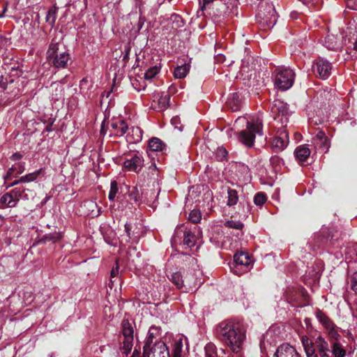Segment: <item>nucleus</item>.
Segmentation results:
<instances>
[{
    "mask_svg": "<svg viewBox=\"0 0 357 357\" xmlns=\"http://www.w3.org/2000/svg\"><path fill=\"white\" fill-rule=\"evenodd\" d=\"M216 331L218 338L234 352L241 351L245 340V331L238 322L232 320L222 321L217 326Z\"/></svg>",
    "mask_w": 357,
    "mask_h": 357,
    "instance_id": "f257e3e1",
    "label": "nucleus"
},
{
    "mask_svg": "<svg viewBox=\"0 0 357 357\" xmlns=\"http://www.w3.org/2000/svg\"><path fill=\"white\" fill-rule=\"evenodd\" d=\"M256 135H263L262 121L259 117L246 121V128L236 134L237 139L247 147L254 146Z\"/></svg>",
    "mask_w": 357,
    "mask_h": 357,
    "instance_id": "f03ea898",
    "label": "nucleus"
},
{
    "mask_svg": "<svg viewBox=\"0 0 357 357\" xmlns=\"http://www.w3.org/2000/svg\"><path fill=\"white\" fill-rule=\"evenodd\" d=\"M47 59L54 68H65L70 61V54L64 45L52 40L47 51Z\"/></svg>",
    "mask_w": 357,
    "mask_h": 357,
    "instance_id": "7ed1b4c3",
    "label": "nucleus"
},
{
    "mask_svg": "<svg viewBox=\"0 0 357 357\" xmlns=\"http://www.w3.org/2000/svg\"><path fill=\"white\" fill-rule=\"evenodd\" d=\"M295 73L290 68H282L276 70L275 85L282 91L290 89L294 82Z\"/></svg>",
    "mask_w": 357,
    "mask_h": 357,
    "instance_id": "20e7f679",
    "label": "nucleus"
},
{
    "mask_svg": "<svg viewBox=\"0 0 357 357\" xmlns=\"http://www.w3.org/2000/svg\"><path fill=\"white\" fill-rule=\"evenodd\" d=\"M314 349L310 350L308 357H333L328 341L321 335L314 338Z\"/></svg>",
    "mask_w": 357,
    "mask_h": 357,
    "instance_id": "39448f33",
    "label": "nucleus"
},
{
    "mask_svg": "<svg viewBox=\"0 0 357 357\" xmlns=\"http://www.w3.org/2000/svg\"><path fill=\"white\" fill-rule=\"evenodd\" d=\"M315 317L326 329L331 339L336 340L339 337L340 335L336 329L335 324L325 313L320 310H317Z\"/></svg>",
    "mask_w": 357,
    "mask_h": 357,
    "instance_id": "423d86ee",
    "label": "nucleus"
},
{
    "mask_svg": "<svg viewBox=\"0 0 357 357\" xmlns=\"http://www.w3.org/2000/svg\"><path fill=\"white\" fill-rule=\"evenodd\" d=\"M271 112L275 120H278L282 123H286L289 115L287 103L280 100H275L271 106Z\"/></svg>",
    "mask_w": 357,
    "mask_h": 357,
    "instance_id": "0eeeda50",
    "label": "nucleus"
},
{
    "mask_svg": "<svg viewBox=\"0 0 357 357\" xmlns=\"http://www.w3.org/2000/svg\"><path fill=\"white\" fill-rule=\"evenodd\" d=\"M143 349V357H169V349L162 341H155L152 347Z\"/></svg>",
    "mask_w": 357,
    "mask_h": 357,
    "instance_id": "6e6552de",
    "label": "nucleus"
},
{
    "mask_svg": "<svg viewBox=\"0 0 357 357\" xmlns=\"http://www.w3.org/2000/svg\"><path fill=\"white\" fill-rule=\"evenodd\" d=\"M234 266L233 271L235 274L240 275L242 271H248L251 264L250 257L247 252L237 253L234 256Z\"/></svg>",
    "mask_w": 357,
    "mask_h": 357,
    "instance_id": "1a4fd4ad",
    "label": "nucleus"
},
{
    "mask_svg": "<svg viewBox=\"0 0 357 357\" xmlns=\"http://www.w3.org/2000/svg\"><path fill=\"white\" fill-rule=\"evenodd\" d=\"M312 70L319 77L325 79L331 75L332 66L327 60L318 59L314 61Z\"/></svg>",
    "mask_w": 357,
    "mask_h": 357,
    "instance_id": "9d476101",
    "label": "nucleus"
},
{
    "mask_svg": "<svg viewBox=\"0 0 357 357\" xmlns=\"http://www.w3.org/2000/svg\"><path fill=\"white\" fill-rule=\"evenodd\" d=\"M289 144V134L286 129L278 132L277 135L272 140V146L276 151L284 149Z\"/></svg>",
    "mask_w": 357,
    "mask_h": 357,
    "instance_id": "9b49d317",
    "label": "nucleus"
},
{
    "mask_svg": "<svg viewBox=\"0 0 357 357\" xmlns=\"http://www.w3.org/2000/svg\"><path fill=\"white\" fill-rule=\"evenodd\" d=\"M273 357H301L296 349L287 343H283L278 347Z\"/></svg>",
    "mask_w": 357,
    "mask_h": 357,
    "instance_id": "f8f14e48",
    "label": "nucleus"
},
{
    "mask_svg": "<svg viewBox=\"0 0 357 357\" xmlns=\"http://www.w3.org/2000/svg\"><path fill=\"white\" fill-rule=\"evenodd\" d=\"M143 158L141 155L135 154L130 159H127L124 162V167L132 172H139L143 166Z\"/></svg>",
    "mask_w": 357,
    "mask_h": 357,
    "instance_id": "ddd939ff",
    "label": "nucleus"
},
{
    "mask_svg": "<svg viewBox=\"0 0 357 357\" xmlns=\"http://www.w3.org/2000/svg\"><path fill=\"white\" fill-rule=\"evenodd\" d=\"M342 36L340 35L328 34L324 40V45L331 50L337 51L342 47Z\"/></svg>",
    "mask_w": 357,
    "mask_h": 357,
    "instance_id": "4468645a",
    "label": "nucleus"
},
{
    "mask_svg": "<svg viewBox=\"0 0 357 357\" xmlns=\"http://www.w3.org/2000/svg\"><path fill=\"white\" fill-rule=\"evenodd\" d=\"M160 335V328L155 326H151L149 328L143 348H149V347H152L155 341H158V337Z\"/></svg>",
    "mask_w": 357,
    "mask_h": 357,
    "instance_id": "2eb2a0df",
    "label": "nucleus"
},
{
    "mask_svg": "<svg viewBox=\"0 0 357 357\" xmlns=\"http://www.w3.org/2000/svg\"><path fill=\"white\" fill-rule=\"evenodd\" d=\"M114 135L123 136L128 130V127L123 120L118 119L111 123Z\"/></svg>",
    "mask_w": 357,
    "mask_h": 357,
    "instance_id": "dca6fc26",
    "label": "nucleus"
},
{
    "mask_svg": "<svg viewBox=\"0 0 357 357\" xmlns=\"http://www.w3.org/2000/svg\"><path fill=\"white\" fill-rule=\"evenodd\" d=\"M13 194L16 197V199L19 202L20 199H29L31 197H33L34 192L33 190L26 188L23 186L15 188L12 190Z\"/></svg>",
    "mask_w": 357,
    "mask_h": 357,
    "instance_id": "f3484780",
    "label": "nucleus"
},
{
    "mask_svg": "<svg viewBox=\"0 0 357 357\" xmlns=\"http://www.w3.org/2000/svg\"><path fill=\"white\" fill-rule=\"evenodd\" d=\"M310 149L305 145L298 146L294 151V155L298 162H305L310 155Z\"/></svg>",
    "mask_w": 357,
    "mask_h": 357,
    "instance_id": "a211bd4d",
    "label": "nucleus"
},
{
    "mask_svg": "<svg viewBox=\"0 0 357 357\" xmlns=\"http://www.w3.org/2000/svg\"><path fill=\"white\" fill-rule=\"evenodd\" d=\"M333 340L330 346L331 356L333 357H345L347 351L343 345L337 341V339Z\"/></svg>",
    "mask_w": 357,
    "mask_h": 357,
    "instance_id": "6ab92c4d",
    "label": "nucleus"
},
{
    "mask_svg": "<svg viewBox=\"0 0 357 357\" xmlns=\"http://www.w3.org/2000/svg\"><path fill=\"white\" fill-rule=\"evenodd\" d=\"M0 202L7 207L13 208L17 206L18 202L13 190H10L1 197Z\"/></svg>",
    "mask_w": 357,
    "mask_h": 357,
    "instance_id": "aec40b11",
    "label": "nucleus"
},
{
    "mask_svg": "<svg viewBox=\"0 0 357 357\" xmlns=\"http://www.w3.org/2000/svg\"><path fill=\"white\" fill-rule=\"evenodd\" d=\"M45 173L44 168H40L39 169H37L36 171L29 173L24 176H22L20 177L21 182L24 183H30L33 182L37 180L39 176L44 175Z\"/></svg>",
    "mask_w": 357,
    "mask_h": 357,
    "instance_id": "412c9836",
    "label": "nucleus"
},
{
    "mask_svg": "<svg viewBox=\"0 0 357 357\" xmlns=\"http://www.w3.org/2000/svg\"><path fill=\"white\" fill-rule=\"evenodd\" d=\"M132 226L129 223H126L124 225V231L126 232V235L121 236V243L123 242L125 243H128L130 241V240L137 241V237L134 235L133 233L131 232Z\"/></svg>",
    "mask_w": 357,
    "mask_h": 357,
    "instance_id": "4be33fe9",
    "label": "nucleus"
},
{
    "mask_svg": "<svg viewBox=\"0 0 357 357\" xmlns=\"http://www.w3.org/2000/svg\"><path fill=\"white\" fill-rule=\"evenodd\" d=\"M165 147V144L161 139L153 137L149 142V148L153 151H161Z\"/></svg>",
    "mask_w": 357,
    "mask_h": 357,
    "instance_id": "5701e85b",
    "label": "nucleus"
},
{
    "mask_svg": "<svg viewBox=\"0 0 357 357\" xmlns=\"http://www.w3.org/2000/svg\"><path fill=\"white\" fill-rule=\"evenodd\" d=\"M122 333L124 338L133 340V328L131 324L126 320L122 322Z\"/></svg>",
    "mask_w": 357,
    "mask_h": 357,
    "instance_id": "b1692460",
    "label": "nucleus"
},
{
    "mask_svg": "<svg viewBox=\"0 0 357 357\" xmlns=\"http://www.w3.org/2000/svg\"><path fill=\"white\" fill-rule=\"evenodd\" d=\"M238 202V192L236 190L229 188L227 190V202L229 206H235Z\"/></svg>",
    "mask_w": 357,
    "mask_h": 357,
    "instance_id": "393cba45",
    "label": "nucleus"
},
{
    "mask_svg": "<svg viewBox=\"0 0 357 357\" xmlns=\"http://www.w3.org/2000/svg\"><path fill=\"white\" fill-rule=\"evenodd\" d=\"M84 206L90 211L89 214L93 217L98 216L100 214V208L98 206L97 204L93 201L85 202Z\"/></svg>",
    "mask_w": 357,
    "mask_h": 357,
    "instance_id": "a878e982",
    "label": "nucleus"
},
{
    "mask_svg": "<svg viewBox=\"0 0 357 357\" xmlns=\"http://www.w3.org/2000/svg\"><path fill=\"white\" fill-rule=\"evenodd\" d=\"M183 339L179 337L176 339L174 342L172 355L173 357H181V352L183 350Z\"/></svg>",
    "mask_w": 357,
    "mask_h": 357,
    "instance_id": "bb28decb",
    "label": "nucleus"
},
{
    "mask_svg": "<svg viewBox=\"0 0 357 357\" xmlns=\"http://www.w3.org/2000/svg\"><path fill=\"white\" fill-rule=\"evenodd\" d=\"M228 106L233 111H237L240 108V98L238 93H233L232 96L229 99L227 102Z\"/></svg>",
    "mask_w": 357,
    "mask_h": 357,
    "instance_id": "cd10ccee",
    "label": "nucleus"
},
{
    "mask_svg": "<svg viewBox=\"0 0 357 357\" xmlns=\"http://www.w3.org/2000/svg\"><path fill=\"white\" fill-rule=\"evenodd\" d=\"M190 70V66L188 64H184L178 66L174 70V76L176 78L181 79L185 77Z\"/></svg>",
    "mask_w": 357,
    "mask_h": 357,
    "instance_id": "c85d7f7f",
    "label": "nucleus"
},
{
    "mask_svg": "<svg viewBox=\"0 0 357 357\" xmlns=\"http://www.w3.org/2000/svg\"><path fill=\"white\" fill-rule=\"evenodd\" d=\"M183 243L189 248L193 247L196 243L195 235L190 231H185L184 234Z\"/></svg>",
    "mask_w": 357,
    "mask_h": 357,
    "instance_id": "c756f323",
    "label": "nucleus"
},
{
    "mask_svg": "<svg viewBox=\"0 0 357 357\" xmlns=\"http://www.w3.org/2000/svg\"><path fill=\"white\" fill-rule=\"evenodd\" d=\"M160 72V68L157 66L149 68L144 73V78L147 80L153 79Z\"/></svg>",
    "mask_w": 357,
    "mask_h": 357,
    "instance_id": "7c9ffc66",
    "label": "nucleus"
},
{
    "mask_svg": "<svg viewBox=\"0 0 357 357\" xmlns=\"http://www.w3.org/2000/svg\"><path fill=\"white\" fill-rule=\"evenodd\" d=\"M302 343H303L305 354L307 355V357H308V354H310V350L314 349V340L312 342L309 340V338H307L306 337H303Z\"/></svg>",
    "mask_w": 357,
    "mask_h": 357,
    "instance_id": "2f4dec72",
    "label": "nucleus"
},
{
    "mask_svg": "<svg viewBox=\"0 0 357 357\" xmlns=\"http://www.w3.org/2000/svg\"><path fill=\"white\" fill-rule=\"evenodd\" d=\"M302 343H303L305 354L307 355V357H308V354H310V350L314 349V340L312 342L309 340V338H307L306 337H303Z\"/></svg>",
    "mask_w": 357,
    "mask_h": 357,
    "instance_id": "473e14b6",
    "label": "nucleus"
},
{
    "mask_svg": "<svg viewBox=\"0 0 357 357\" xmlns=\"http://www.w3.org/2000/svg\"><path fill=\"white\" fill-rule=\"evenodd\" d=\"M170 280L177 287L178 289L183 287V280L181 275L179 273H174L171 275Z\"/></svg>",
    "mask_w": 357,
    "mask_h": 357,
    "instance_id": "72a5a7b5",
    "label": "nucleus"
},
{
    "mask_svg": "<svg viewBox=\"0 0 357 357\" xmlns=\"http://www.w3.org/2000/svg\"><path fill=\"white\" fill-rule=\"evenodd\" d=\"M201 219V212L197 209H193L189 214V220L192 223H198Z\"/></svg>",
    "mask_w": 357,
    "mask_h": 357,
    "instance_id": "f704fd0d",
    "label": "nucleus"
},
{
    "mask_svg": "<svg viewBox=\"0 0 357 357\" xmlns=\"http://www.w3.org/2000/svg\"><path fill=\"white\" fill-rule=\"evenodd\" d=\"M118 191L119 189L117 182L116 181H112L110 184V190L108 196V198L110 201H114Z\"/></svg>",
    "mask_w": 357,
    "mask_h": 357,
    "instance_id": "c9c22d12",
    "label": "nucleus"
},
{
    "mask_svg": "<svg viewBox=\"0 0 357 357\" xmlns=\"http://www.w3.org/2000/svg\"><path fill=\"white\" fill-rule=\"evenodd\" d=\"M205 357H216L215 347L213 344H207L205 347Z\"/></svg>",
    "mask_w": 357,
    "mask_h": 357,
    "instance_id": "e433bc0d",
    "label": "nucleus"
},
{
    "mask_svg": "<svg viewBox=\"0 0 357 357\" xmlns=\"http://www.w3.org/2000/svg\"><path fill=\"white\" fill-rule=\"evenodd\" d=\"M225 226L229 228H233L238 230H241L243 225L240 221L229 220L225 223Z\"/></svg>",
    "mask_w": 357,
    "mask_h": 357,
    "instance_id": "4c0bfd02",
    "label": "nucleus"
},
{
    "mask_svg": "<svg viewBox=\"0 0 357 357\" xmlns=\"http://www.w3.org/2000/svg\"><path fill=\"white\" fill-rule=\"evenodd\" d=\"M266 201V195L262 192H258L254 197V202L257 206L263 205Z\"/></svg>",
    "mask_w": 357,
    "mask_h": 357,
    "instance_id": "58836bf2",
    "label": "nucleus"
},
{
    "mask_svg": "<svg viewBox=\"0 0 357 357\" xmlns=\"http://www.w3.org/2000/svg\"><path fill=\"white\" fill-rule=\"evenodd\" d=\"M170 96L168 94L162 95L158 100V104L161 109L166 108L169 105Z\"/></svg>",
    "mask_w": 357,
    "mask_h": 357,
    "instance_id": "ea45409f",
    "label": "nucleus"
},
{
    "mask_svg": "<svg viewBox=\"0 0 357 357\" xmlns=\"http://www.w3.org/2000/svg\"><path fill=\"white\" fill-rule=\"evenodd\" d=\"M132 341L133 340L124 338L122 349L124 351L126 354H128L131 351L132 347Z\"/></svg>",
    "mask_w": 357,
    "mask_h": 357,
    "instance_id": "a19ab883",
    "label": "nucleus"
},
{
    "mask_svg": "<svg viewBox=\"0 0 357 357\" xmlns=\"http://www.w3.org/2000/svg\"><path fill=\"white\" fill-rule=\"evenodd\" d=\"M314 143L317 149H321L323 151L326 152L328 149L329 144L328 138H326V142H324L322 140H319Z\"/></svg>",
    "mask_w": 357,
    "mask_h": 357,
    "instance_id": "79ce46f5",
    "label": "nucleus"
},
{
    "mask_svg": "<svg viewBox=\"0 0 357 357\" xmlns=\"http://www.w3.org/2000/svg\"><path fill=\"white\" fill-rule=\"evenodd\" d=\"M227 155V151L225 148L220 147L218 149L216 152V157L218 160H222L223 159L226 158Z\"/></svg>",
    "mask_w": 357,
    "mask_h": 357,
    "instance_id": "37998d69",
    "label": "nucleus"
},
{
    "mask_svg": "<svg viewBox=\"0 0 357 357\" xmlns=\"http://www.w3.org/2000/svg\"><path fill=\"white\" fill-rule=\"evenodd\" d=\"M326 138L325 132L322 130H319L317 133L316 137L313 139V142H317V141L322 140L324 142H326Z\"/></svg>",
    "mask_w": 357,
    "mask_h": 357,
    "instance_id": "c03bdc74",
    "label": "nucleus"
},
{
    "mask_svg": "<svg viewBox=\"0 0 357 357\" xmlns=\"http://www.w3.org/2000/svg\"><path fill=\"white\" fill-rule=\"evenodd\" d=\"M14 166L15 171L17 174H22L25 170V165L24 162H19L15 164Z\"/></svg>",
    "mask_w": 357,
    "mask_h": 357,
    "instance_id": "a18cd8bd",
    "label": "nucleus"
},
{
    "mask_svg": "<svg viewBox=\"0 0 357 357\" xmlns=\"http://www.w3.org/2000/svg\"><path fill=\"white\" fill-rule=\"evenodd\" d=\"M351 289L357 294V273H355L351 278Z\"/></svg>",
    "mask_w": 357,
    "mask_h": 357,
    "instance_id": "49530a36",
    "label": "nucleus"
},
{
    "mask_svg": "<svg viewBox=\"0 0 357 357\" xmlns=\"http://www.w3.org/2000/svg\"><path fill=\"white\" fill-rule=\"evenodd\" d=\"M347 7L351 10H357V0H345Z\"/></svg>",
    "mask_w": 357,
    "mask_h": 357,
    "instance_id": "de8ad7c7",
    "label": "nucleus"
},
{
    "mask_svg": "<svg viewBox=\"0 0 357 357\" xmlns=\"http://www.w3.org/2000/svg\"><path fill=\"white\" fill-rule=\"evenodd\" d=\"M227 8L224 3L220 4V8L218 9V13H216V15L218 16H222L224 15L227 13ZM214 15L215 13H214Z\"/></svg>",
    "mask_w": 357,
    "mask_h": 357,
    "instance_id": "09e8293b",
    "label": "nucleus"
},
{
    "mask_svg": "<svg viewBox=\"0 0 357 357\" xmlns=\"http://www.w3.org/2000/svg\"><path fill=\"white\" fill-rule=\"evenodd\" d=\"M14 172H15L14 166H12L8 169L6 174L3 176V179L5 181L11 179Z\"/></svg>",
    "mask_w": 357,
    "mask_h": 357,
    "instance_id": "8fccbe9b",
    "label": "nucleus"
},
{
    "mask_svg": "<svg viewBox=\"0 0 357 357\" xmlns=\"http://www.w3.org/2000/svg\"><path fill=\"white\" fill-rule=\"evenodd\" d=\"M116 267H114L110 272V275L112 278H115L119 275V268L117 261H116Z\"/></svg>",
    "mask_w": 357,
    "mask_h": 357,
    "instance_id": "3c124183",
    "label": "nucleus"
},
{
    "mask_svg": "<svg viewBox=\"0 0 357 357\" xmlns=\"http://www.w3.org/2000/svg\"><path fill=\"white\" fill-rule=\"evenodd\" d=\"M172 123L175 126V128H178L180 130H182L181 127H178L176 124H178V119L177 117H174L171 120Z\"/></svg>",
    "mask_w": 357,
    "mask_h": 357,
    "instance_id": "603ef678",
    "label": "nucleus"
},
{
    "mask_svg": "<svg viewBox=\"0 0 357 357\" xmlns=\"http://www.w3.org/2000/svg\"><path fill=\"white\" fill-rule=\"evenodd\" d=\"M21 158H22L21 154H20V153H15L13 154V155L11 156V158H12L13 160H20Z\"/></svg>",
    "mask_w": 357,
    "mask_h": 357,
    "instance_id": "864d4df0",
    "label": "nucleus"
},
{
    "mask_svg": "<svg viewBox=\"0 0 357 357\" xmlns=\"http://www.w3.org/2000/svg\"><path fill=\"white\" fill-rule=\"evenodd\" d=\"M20 181V178L19 179H17V180L14 181L12 183H10V184L8 185V188H9V187H12V186H14V185H16L20 184V183H24L23 182H21V181Z\"/></svg>",
    "mask_w": 357,
    "mask_h": 357,
    "instance_id": "5fc2aeb1",
    "label": "nucleus"
},
{
    "mask_svg": "<svg viewBox=\"0 0 357 357\" xmlns=\"http://www.w3.org/2000/svg\"><path fill=\"white\" fill-rule=\"evenodd\" d=\"M129 52H130V49H129V48H127V49H126V54H125V55L123 56V61H126V60L128 59Z\"/></svg>",
    "mask_w": 357,
    "mask_h": 357,
    "instance_id": "6e6d98bb",
    "label": "nucleus"
},
{
    "mask_svg": "<svg viewBox=\"0 0 357 357\" xmlns=\"http://www.w3.org/2000/svg\"><path fill=\"white\" fill-rule=\"evenodd\" d=\"M245 121V118H239L236 120V123H243Z\"/></svg>",
    "mask_w": 357,
    "mask_h": 357,
    "instance_id": "4d7b16f0",
    "label": "nucleus"
},
{
    "mask_svg": "<svg viewBox=\"0 0 357 357\" xmlns=\"http://www.w3.org/2000/svg\"><path fill=\"white\" fill-rule=\"evenodd\" d=\"M213 1L214 0H203L204 5L205 6L206 4L210 3L213 2Z\"/></svg>",
    "mask_w": 357,
    "mask_h": 357,
    "instance_id": "13d9d810",
    "label": "nucleus"
},
{
    "mask_svg": "<svg viewBox=\"0 0 357 357\" xmlns=\"http://www.w3.org/2000/svg\"><path fill=\"white\" fill-rule=\"evenodd\" d=\"M303 3L305 5L310 4V0H302Z\"/></svg>",
    "mask_w": 357,
    "mask_h": 357,
    "instance_id": "bf43d9fd",
    "label": "nucleus"
},
{
    "mask_svg": "<svg viewBox=\"0 0 357 357\" xmlns=\"http://www.w3.org/2000/svg\"><path fill=\"white\" fill-rule=\"evenodd\" d=\"M354 49L357 50V40L354 43Z\"/></svg>",
    "mask_w": 357,
    "mask_h": 357,
    "instance_id": "052dcab7",
    "label": "nucleus"
},
{
    "mask_svg": "<svg viewBox=\"0 0 357 357\" xmlns=\"http://www.w3.org/2000/svg\"><path fill=\"white\" fill-rule=\"evenodd\" d=\"M86 82V81H85V79H83L81 81V85H82V84H83V83H84V82Z\"/></svg>",
    "mask_w": 357,
    "mask_h": 357,
    "instance_id": "680f3d73",
    "label": "nucleus"
},
{
    "mask_svg": "<svg viewBox=\"0 0 357 357\" xmlns=\"http://www.w3.org/2000/svg\"><path fill=\"white\" fill-rule=\"evenodd\" d=\"M135 130H136V131H137V130H138V128H136V129H135ZM134 131H135V129H134V128H132V132H134Z\"/></svg>",
    "mask_w": 357,
    "mask_h": 357,
    "instance_id": "e2e57ef3",
    "label": "nucleus"
},
{
    "mask_svg": "<svg viewBox=\"0 0 357 357\" xmlns=\"http://www.w3.org/2000/svg\"><path fill=\"white\" fill-rule=\"evenodd\" d=\"M141 138V136H139L138 138L137 139V141H139V139Z\"/></svg>",
    "mask_w": 357,
    "mask_h": 357,
    "instance_id": "0e129e2a",
    "label": "nucleus"
},
{
    "mask_svg": "<svg viewBox=\"0 0 357 357\" xmlns=\"http://www.w3.org/2000/svg\"><path fill=\"white\" fill-rule=\"evenodd\" d=\"M310 4H311V5H313V3H311V2L310 1V4H309V5H307V6H310Z\"/></svg>",
    "mask_w": 357,
    "mask_h": 357,
    "instance_id": "69168bd1",
    "label": "nucleus"
}]
</instances>
